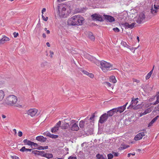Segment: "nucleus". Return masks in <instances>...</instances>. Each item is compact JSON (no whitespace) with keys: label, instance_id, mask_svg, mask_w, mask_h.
Listing matches in <instances>:
<instances>
[{"label":"nucleus","instance_id":"obj_47","mask_svg":"<svg viewBox=\"0 0 159 159\" xmlns=\"http://www.w3.org/2000/svg\"><path fill=\"white\" fill-rule=\"evenodd\" d=\"M14 37L16 38L19 35V34L17 33L14 32L13 34Z\"/></svg>","mask_w":159,"mask_h":159},{"label":"nucleus","instance_id":"obj_46","mask_svg":"<svg viewBox=\"0 0 159 159\" xmlns=\"http://www.w3.org/2000/svg\"><path fill=\"white\" fill-rule=\"evenodd\" d=\"M22 132L21 131H19L18 133V136L19 137L22 136Z\"/></svg>","mask_w":159,"mask_h":159},{"label":"nucleus","instance_id":"obj_27","mask_svg":"<svg viewBox=\"0 0 159 159\" xmlns=\"http://www.w3.org/2000/svg\"><path fill=\"white\" fill-rule=\"evenodd\" d=\"M110 81L111 82L115 83L116 82L115 77L114 75L111 76L109 78Z\"/></svg>","mask_w":159,"mask_h":159},{"label":"nucleus","instance_id":"obj_2","mask_svg":"<svg viewBox=\"0 0 159 159\" xmlns=\"http://www.w3.org/2000/svg\"><path fill=\"white\" fill-rule=\"evenodd\" d=\"M17 101V97L14 95H10L8 96L5 101V103L7 105L14 106L17 107H21L20 105H17L16 103Z\"/></svg>","mask_w":159,"mask_h":159},{"label":"nucleus","instance_id":"obj_58","mask_svg":"<svg viewBox=\"0 0 159 159\" xmlns=\"http://www.w3.org/2000/svg\"><path fill=\"white\" fill-rule=\"evenodd\" d=\"M130 49H130L131 50V51H132L133 50H134V51L135 49H137L138 48V47L137 48H131V47H130Z\"/></svg>","mask_w":159,"mask_h":159},{"label":"nucleus","instance_id":"obj_39","mask_svg":"<svg viewBox=\"0 0 159 159\" xmlns=\"http://www.w3.org/2000/svg\"><path fill=\"white\" fill-rule=\"evenodd\" d=\"M108 159H111L113 157V155L111 153H109L107 155Z\"/></svg>","mask_w":159,"mask_h":159},{"label":"nucleus","instance_id":"obj_14","mask_svg":"<svg viewBox=\"0 0 159 159\" xmlns=\"http://www.w3.org/2000/svg\"><path fill=\"white\" fill-rule=\"evenodd\" d=\"M135 25V23H132L131 24H129V23L127 22H125L123 24V25L125 29L128 28L132 29L134 28Z\"/></svg>","mask_w":159,"mask_h":159},{"label":"nucleus","instance_id":"obj_5","mask_svg":"<svg viewBox=\"0 0 159 159\" xmlns=\"http://www.w3.org/2000/svg\"><path fill=\"white\" fill-rule=\"evenodd\" d=\"M108 117L107 113L103 114L100 117L98 123L102 124H103L107 121Z\"/></svg>","mask_w":159,"mask_h":159},{"label":"nucleus","instance_id":"obj_10","mask_svg":"<svg viewBox=\"0 0 159 159\" xmlns=\"http://www.w3.org/2000/svg\"><path fill=\"white\" fill-rule=\"evenodd\" d=\"M37 112V110L35 108L30 109L27 111V113L28 115L33 117L36 115Z\"/></svg>","mask_w":159,"mask_h":159},{"label":"nucleus","instance_id":"obj_9","mask_svg":"<svg viewBox=\"0 0 159 159\" xmlns=\"http://www.w3.org/2000/svg\"><path fill=\"white\" fill-rule=\"evenodd\" d=\"M139 99L138 98H136V99L133 98L131 101V104L129 105V106L127 108L128 109L129 108H132L134 107L137 105V104L138 102V100Z\"/></svg>","mask_w":159,"mask_h":159},{"label":"nucleus","instance_id":"obj_60","mask_svg":"<svg viewBox=\"0 0 159 159\" xmlns=\"http://www.w3.org/2000/svg\"><path fill=\"white\" fill-rule=\"evenodd\" d=\"M48 148V146H46L44 147H43V150L44 149H46Z\"/></svg>","mask_w":159,"mask_h":159},{"label":"nucleus","instance_id":"obj_7","mask_svg":"<svg viewBox=\"0 0 159 159\" xmlns=\"http://www.w3.org/2000/svg\"><path fill=\"white\" fill-rule=\"evenodd\" d=\"M145 17L143 13H142L140 14L136 20L137 23L139 24H141L143 22L145 21Z\"/></svg>","mask_w":159,"mask_h":159},{"label":"nucleus","instance_id":"obj_57","mask_svg":"<svg viewBox=\"0 0 159 159\" xmlns=\"http://www.w3.org/2000/svg\"><path fill=\"white\" fill-rule=\"evenodd\" d=\"M71 124H74L75 123V120H71Z\"/></svg>","mask_w":159,"mask_h":159},{"label":"nucleus","instance_id":"obj_36","mask_svg":"<svg viewBox=\"0 0 159 159\" xmlns=\"http://www.w3.org/2000/svg\"><path fill=\"white\" fill-rule=\"evenodd\" d=\"M4 96V93L2 90L0 91V100H2Z\"/></svg>","mask_w":159,"mask_h":159},{"label":"nucleus","instance_id":"obj_20","mask_svg":"<svg viewBox=\"0 0 159 159\" xmlns=\"http://www.w3.org/2000/svg\"><path fill=\"white\" fill-rule=\"evenodd\" d=\"M32 153L35 155H40L42 157H43V155L45 153L44 151H40L37 150L32 151Z\"/></svg>","mask_w":159,"mask_h":159},{"label":"nucleus","instance_id":"obj_63","mask_svg":"<svg viewBox=\"0 0 159 159\" xmlns=\"http://www.w3.org/2000/svg\"><path fill=\"white\" fill-rule=\"evenodd\" d=\"M46 45L48 47H50V45L48 42H47L46 43Z\"/></svg>","mask_w":159,"mask_h":159},{"label":"nucleus","instance_id":"obj_59","mask_svg":"<svg viewBox=\"0 0 159 159\" xmlns=\"http://www.w3.org/2000/svg\"><path fill=\"white\" fill-rule=\"evenodd\" d=\"M155 3L157 4H159V0H156Z\"/></svg>","mask_w":159,"mask_h":159},{"label":"nucleus","instance_id":"obj_29","mask_svg":"<svg viewBox=\"0 0 159 159\" xmlns=\"http://www.w3.org/2000/svg\"><path fill=\"white\" fill-rule=\"evenodd\" d=\"M154 66H153L152 70L149 73H148L147 74V75L146 76V80H148V79H149L150 78L152 74V73H153V69L154 68Z\"/></svg>","mask_w":159,"mask_h":159},{"label":"nucleus","instance_id":"obj_53","mask_svg":"<svg viewBox=\"0 0 159 159\" xmlns=\"http://www.w3.org/2000/svg\"><path fill=\"white\" fill-rule=\"evenodd\" d=\"M133 80L134 82H135L137 83H139L140 82V81L139 80H137L136 79H133Z\"/></svg>","mask_w":159,"mask_h":159},{"label":"nucleus","instance_id":"obj_8","mask_svg":"<svg viewBox=\"0 0 159 159\" xmlns=\"http://www.w3.org/2000/svg\"><path fill=\"white\" fill-rule=\"evenodd\" d=\"M61 121H59L55 125V126L52 128L51 130V132L52 133H56L59 129L61 125Z\"/></svg>","mask_w":159,"mask_h":159},{"label":"nucleus","instance_id":"obj_25","mask_svg":"<svg viewBox=\"0 0 159 159\" xmlns=\"http://www.w3.org/2000/svg\"><path fill=\"white\" fill-rule=\"evenodd\" d=\"M88 36L89 38L90 39L93 41L95 40V37L93 35V33L91 32H88Z\"/></svg>","mask_w":159,"mask_h":159},{"label":"nucleus","instance_id":"obj_61","mask_svg":"<svg viewBox=\"0 0 159 159\" xmlns=\"http://www.w3.org/2000/svg\"><path fill=\"white\" fill-rule=\"evenodd\" d=\"M42 36L44 38H46V35L45 33H43L42 34Z\"/></svg>","mask_w":159,"mask_h":159},{"label":"nucleus","instance_id":"obj_12","mask_svg":"<svg viewBox=\"0 0 159 159\" xmlns=\"http://www.w3.org/2000/svg\"><path fill=\"white\" fill-rule=\"evenodd\" d=\"M104 19L110 22H112L115 21V19L113 16L106 15H103Z\"/></svg>","mask_w":159,"mask_h":159},{"label":"nucleus","instance_id":"obj_26","mask_svg":"<svg viewBox=\"0 0 159 159\" xmlns=\"http://www.w3.org/2000/svg\"><path fill=\"white\" fill-rule=\"evenodd\" d=\"M32 150V149H29V148H25V147L23 146V147L20 149V151L21 152H31Z\"/></svg>","mask_w":159,"mask_h":159},{"label":"nucleus","instance_id":"obj_16","mask_svg":"<svg viewBox=\"0 0 159 159\" xmlns=\"http://www.w3.org/2000/svg\"><path fill=\"white\" fill-rule=\"evenodd\" d=\"M107 114L109 117H111L115 113H117L116 111V109L115 108H113L112 109L108 111L107 112Z\"/></svg>","mask_w":159,"mask_h":159},{"label":"nucleus","instance_id":"obj_52","mask_svg":"<svg viewBox=\"0 0 159 159\" xmlns=\"http://www.w3.org/2000/svg\"><path fill=\"white\" fill-rule=\"evenodd\" d=\"M12 158L13 159H19V158L16 156H12Z\"/></svg>","mask_w":159,"mask_h":159},{"label":"nucleus","instance_id":"obj_48","mask_svg":"<svg viewBox=\"0 0 159 159\" xmlns=\"http://www.w3.org/2000/svg\"><path fill=\"white\" fill-rule=\"evenodd\" d=\"M105 84L108 87H111L112 85L110 83L107 82H105Z\"/></svg>","mask_w":159,"mask_h":159},{"label":"nucleus","instance_id":"obj_56","mask_svg":"<svg viewBox=\"0 0 159 159\" xmlns=\"http://www.w3.org/2000/svg\"><path fill=\"white\" fill-rule=\"evenodd\" d=\"M155 109H156V110L159 111V104L158 106L155 107Z\"/></svg>","mask_w":159,"mask_h":159},{"label":"nucleus","instance_id":"obj_32","mask_svg":"<svg viewBox=\"0 0 159 159\" xmlns=\"http://www.w3.org/2000/svg\"><path fill=\"white\" fill-rule=\"evenodd\" d=\"M43 157H46L48 159H49L51 158L52 157L53 155L52 154L45 153L44 155H43Z\"/></svg>","mask_w":159,"mask_h":159},{"label":"nucleus","instance_id":"obj_24","mask_svg":"<svg viewBox=\"0 0 159 159\" xmlns=\"http://www.w3.org/2000/svg\"><path fill=\"white\" fill-rule=\"evenodd\" d=\"M115 108L116 109L117 113L119 112L120 113H121L125 110L124 107L122 106L119 107Z\"/></svg>","mask_w":159,"mask_h":159},{"label":"nucleus","instance_id":"obj_22","mask_svg":"<svg viewBox=\"0 0 159 159\" xmlns=\"http://www.w3.org/2000/svg\"><path fill=\"white\" fill-rule=\"evenodd\" d=\"M40 24L38 23L37 24L36 27L35 28V30L36 31L37 34L39 35L41 32L40 28Z\"/></svg>","mask_w":159,"mask_h":159},{"label":"nucleus","instance_id":"obj_19","mask_svg":"<svg viewBox=\"0 0 159 159\" xmlns=\"http://www.w3.org/2000/svg\"><path fill=\"white\" fill-rule=\"evenodd\" d=\"M84 56L86 58L88 59L91 61H94V60H95L94 57L87 53Z\"/></svg>","mask_w":159,"mask_h":159},{"label":"nucleus","instance_id":"obj_1","mask_svg":"<svg viewBox=\"0 0 159 159\" xmlns=\"http://www.w3.org/2000/svg\"><path fill=\"white\" fill-rule=\"evenodd\" d=\"M84 22V19L80 15H75L67 21V25H80Z\"/></svg>","mask_w":159,"mask_h":159},{"label":"nucleus","instance_id":"obj_30","mask_svg":"<svg viewBox=\"0 0 159 159\" xmlns=\"http://www.w3.org/2000/svg\"><path fill=\"white\" fill-rule=\"evenodd\" d=\"M121 44L125 47H126L128 48L129 49H131L130 48V46L128 45L125 42L122 41L121 43Z\"/></svg>","mask_w":159,"mask_h":159},{"label":"nucleus","instance_id":"obj_4","mask_svg":"<svg viewBox=\"0 0 159 159\" xmlns=\"http://www.w3.org/2000/svg\"><path fill=\"white\" fill-rule=\"evenodd\" d=\"M79 129L78 124L75 123L73 124L68 129L66 130V134L68 136L70 135L71 133V131H78Z\"/></svg>","mask_w":159,"mask_h":159},{"label":"nucleus","instance_id":"obj_45","mask_svg":"<svg viewBox=\"0 0 159 159\" xmlns=\"http://www.w3.org/2000/svg\"><path fill=\"white\" fill-rule=\"evenodd\" d=\"M35 149H37L38 150H43V147L42 146H39L38 147H37V148H35Z\"/></svg>","mask_w":159,"mask_h":159},{"label":"nucleus","instance_id":"obj_28","mask_svg":"<svg viewBox=\"0 0 159 159\" xmlns=\"http://www.w3.org/2000/svg\"><path fill=\"white\" fill-rule=\"evenodd\" d=\"M23 143H24L25 145H28L30 146L32 142L30 140H28L27 139H25L23 141Z\"/></svg>","mask_w":159,"mask_h":159},{"label":"nucleus","instance_id":"obj_37","mask_svg":"<svg viewBox=\"0 0 159 159\" xmlns=\"http://www.w3.org/2000/svg\"><path fill=\"white\" fill-rule=\"evenodd\" d=\"M30 146H31V147L32 148H33L32 147V146H34L35 148H37V147L39 146V145L37 143H34L32 142Z\"/></svg>","mask_w":159,"mask_h":159},{"label":"nucleus","instance_id":"obj_31","mask_svg":"<svg viewBox=\"0 0 159 159\" xmlns=\"http://www.w3.org/2000/svg\"><path fill=\"white\" fill-rule=\"evenodd\" d=\"M10 39L8 38L5 36L1 39V41L2 42L1 43H4L5 41H8Z\"/></svg>","mask_w":159,"mask_h":159},{"label":"nucleus","instance_id":"obj_18","mask_svg":"<svg viewBox=\"0 0 159 159\" xmlns=\"http://www.w3.org/2000/svg\"><path fill=\"white\" fill-rule=\"evenodd\" d=\"M159 4H154V8L155 9H153V8L151 9V12L153 14H155L157 13V9H159V7L158 6V5Z\"/></svg>","mask_w":159,"mask_h":159},{"label":"nucleus","instance_id":"obj_23","mask_svg":"<svg viewBox=\"0 0 159 159\" xmlns=\"http://www.w3.org/2000/svg\"><path fill=\"white\" fill-rule=\"evenodd\" d=\"M47 136H48L50 138L55 139L58 137V135H57L51 134L49 132H48L47 134Z\"/></svg>","mask_w":159,"mask_h":159},{"label":"nucleus","instance_id":"obj_44","mask_svg":"<svg viewBox=\"0 0 159 159\" xmlns=\"http://www.w3.org/2000/svg\"><path fill=\"white\" fill-rule=\"evenodd\" d=\"M81 71H82V72L84 74H85V75H88V74H89V73L87 71H86L84 70H81Z\"/></svg>","mask_w":159,"mask_h":159},{"label":"nucleus","instance_id":"obj_42","mask_svg":"<svg viewBox=\"0 0 159 159\" xmlns=\"http://www.w3.org/2000/svg\"><path fill=\"white\" fill-rule=\"evenodd\" d=\"M113 30L115 32H118L120 31V30L117 27H116V28H114L113 29Z\"/></svg>","mask_w":159,"mask_h":159},{"label":"nucleus","instance_id":"obj_38","mask_svg":"<svg viewBox=\"0 0 159 159\" xmlns=\"http://www.w3.org/2000/svg\"><path fill=\"white\" fill-rule=\"evenodd\" d=\"M129 147V146L128 145H124L122 147H120V148L121 150H122L123 149H125Z\"/></svg>","mask_w":159,"mask_h":159},{"label":"nucleus","instance_id":"obj_49","mask_svg":"<svg viewBox=\"0 0 159 159\" xmlns=\"http://www.w3.org/2000/svg\"><path fill=\"white\" fill-rule=\"evenodd\" d=\"M159 117V116L158 115L157 116L155 117L152 120H153V121H155V122L157 119H158V118Z\"/></svg>","mask_w":159,"mask_h":159},{"label":"nucleus","instance_id":"obj_50","mask_svg":"<svg viewBox=\"0 0 159 159\" xmlns=\"http://www.w3.org/2000/svg\"><path fill=\"white\" fill-rule=\"evenodd\" d=\"M68 159H77V158L75 157L70 156L68 157Z\"/></svg>","mask_w":159,"mask_h":159},{"label":"nucleus","instance_id":"obj_33","mask_svg":"<svg viewBox=\"0 0 159 159\" xmlns=\"http://www.w3.org/2000/svg\"><path fill=\"white\" fill-rule=\"evenodd\" d=\"M159 103V95L157 96V100L155 102H153L151 103V104L152 105H156Z\"/></svg>","mask_w":159,"mask_h":159},{"label":"nucleus","instance_id":"obj_11","mask_svg":"<svg viewBox=\"0 0 159 159\" xmlns=\"http://www.w3.org/2000/svg\"><path fill=\"white\" fill-rule=\"evenodd\" d=\"M60 127L61 129L66 131L70 128V125L68 123L64 122L61 125Z\"/></svg>","mask_w":159,"mask_h":159},{"label":"nucleus","instance_id":"obj_35","mask_svg":"<svg viewBox=\"0 0 159 159\" xmlns=\"http://www.w3.org/2000/svg\"><path fill=\"white\" fill-rule=\"evenodd\" d=\"M96 157L97 159H105L102 155L98 153L96 155Z\"/></svg>","mask_w":159,"mask_h":159},{"label":"nucleus","instance_id":"obj_15","mask_svg":"<svg viewBox=\"0 0 159 159\" xmlns=\"http://www.w3.org/2000/svg\"><path fill=\"white\" fill-rule=\"evenodd\" d=\"M87 120H89V117H87L84 120H81L79 123V125L80 128H84L85 122H87Z\"/></svg>","mask_w":159,"mask_h":159},{"label":"nucleus","instance_id":"obj_6","mask_svg":"<svg viewBox=\"0 0 159 159\" xmlns=\"http://www.w3.org/2000/svg\"><path fill=\"white\" fill-rule=\"evenodd\" d=\"M91 17L92 19L94 20H95L100 21H102L103 20L102 16L99 14H94L92 15Z\"/></svg>","mask_w":159,"mask_h":159},{"label":"nucleus","instance_id":"obj_3","mask_svg":"<svg viewBox=\"0 0 159 159\" xmlns=\"http://www.w3.org/2000/svg\"><path fill=\"white\" fill-rule=\"evenodd\" d=\"M101 66L100 68L104 72H107L108 70H113L112 65L110 63L104 60L101 61L100 62Z\"/></svg>","mask_w":159,"mask_h":159},{"label":"nucleus","instance_id":"obj_17","mask_svg":"<svg viewBox=\"0 0 159 159\" xmlns=\"http://www.w3.org/2000/svg\"><path fill=\"white\" fill-rule=\"evenodd\" d=\"M36 139L40 142H44L46 141L47 139L43 136H39L36 137Z\"/></svg>","mask_w":159,"mask_h":159},{"label":"nucleus","instance_id":"obj_41","mask_svg":"<svg viewBox=\"0 0 159 159\" xmlns=\"http://www.w3.org/2000/svg\"><path fill=\"white\" fill-rule=\"evenodd\" d=\"M42 18L43 19V20H44L45 21H47L48 19V17H45L43 15V14H42Z\"/></svg>","mask_w":159,"mask_h":159},{"label":"nucleus","instance_id":"obj_54","mask_svg":"<svg viewBox=\"0 0 159 159\" xmlns=\"http://www.w3.org/2000/svg\"><path fill=\"white\" fill-rule=\"evenodd\" d=\"M50 53L51 55V57H52V55H53L54 53L53 52L51 51H50Z\"/></svg>","mask_w":159,"mask_h":159},{"label":"nucleus","instance_id":"obj_34","mask_svg":"<svg viewBox=\"0 0 159 159\" xmlns=\"http://www.w3.org/2000/svg\"><path fill=\"white\" fill-rule=\"evenodd\" d=\"M152 111L151 108H149L145 110L144 112L143 113V115H146L148 113Z\"/></svg>","mask_w":159,"mask_h":159},{"label":"nucleus","instance_id":"obj_64","mask_svg":"<svg viewBox=\"0 0 159 159\" xmlns=\"http://www.w3.org/2000/svg\"><path fill=\"white\" fill-rule=\"evenodd\" d=\"M13 131L15 133V134L16 135V133H17L16 129H13Z\"/></svg>","mask_w":159,"mask_h":159},{"label":"nucleus","instance_id":"obj_43","mask_svg":"<svg viewBox=\"0 0 159 159\" xmlns=\"http://www.w3.org/2000/svg\"><path fill=\"white\" fill-rule=\"evenodd\" d=\"M89 77L91 78H93L94 77V75H93L91 73H89V74H88V75Z\"/></svg>","mask_w":159,"mask_h":159},{"label":"nucleus","instance_id":"obj_13","mask_svg":"<svg viewBox=\"0 0 159 159\" xmlns=\"http://www.w3.org/2000/svg\"><path fill=\"white\" fill-rule=\"evenodd\" d=\"M145 135V133L143 132L138 134L134 138V139L136 140H139L142 139Z\"/></svg>","mask_w":159,"mask_h":159},{"label":"nucleus","instance_id":"obj_55","mask_svg":"<svg viewBox=\"0 0 159 159\" xmlns=\"http://www.w3.org/2000/svg\"><path fill=\"white\" fill-rule=\"evenodd\" d=\"M46 11V9L45 8H43L42 10V14H43V12L45 11Z\"/></svg>","mask_w":159,"mask_h":159},{"label":"nucleus","instance_id":"obj_21","mask_svg":"<svg viewBox=\"0 0 159 159\" xmlns=\"http://www.w3.org/2000/svg\"><path fill=\"white\" fill-rule=\"evenodd\" d=\"M66 8L65 7H64L62 8L61 11V12H59V14L61 16H60L61 17H66V16H65V12H66Z\"/></svg>","mask_w":159,"mask_h":159},{"label":"nucleus","instance_id":"obj_51","mask_svg":"<svg viewBox=\"0 0 159 159\" xmlns=\"http://www.w3.org/2000/svg\"><path fill=\"white\" fill-rule=\"evenodd\" d=\"M113 153L114 154V156L115 157H117L119 154L118 152H113Z\"/></svg>","mask_w":159,"mask_h":159},{"label":"nucleus","instance_id":"obj_62","mask_svg":"<svg viewBox=\"0 0 159 159\" xmlns=\"http://www.w3.org/2000/svg\"><path fill=\"white\" fill-rule=\"evenodd\" d=\"M152 124L151 122L149 123L148 125V127L151 126L152 125V124Z\"/></svg>","mask_w":159,"mask_h":159},{"label":"nucleus","instance_id":"obj_40","mask_svg":"<svg viewBox=\"0 0 159 159\" xmlns=\"http://www.w3.org/2000/svg\"><path fill=\"white\" fill-rule=\"evenodd\" d=\"M95 117L94 114H92L91 115V116L89 119V120H90V121H91V120H94L93 119Z\"/></svg>","mask_w":159,"mask_h":159}]
</instances>
